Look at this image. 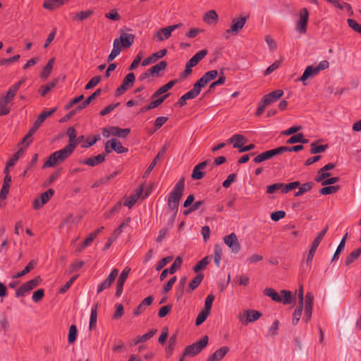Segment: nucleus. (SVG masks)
Returning <instances> with one entry per match:
<instances>
[{"mask_svg": "<svg viewBox=\"0 0 361 361\" xmlns=\"http://www.w3.org/2000/svg\"><path fill=\"white\" fill-rule=\"evenodd\" d=\"M134 40V35L122 30H119V37L114 39V58L119 55L123 49L130 48Z\"/></svg>", "mask_w": 361, "mask_h": 361, "instance_id": "obj_1", "label": "nucleus"}, {"mask_svg": "<svg viewBox=\"0 0 361 361\" xmlns=\"http://www.w3.org/2000/svg\"><path fill=\"white\" fill-rule=\"evenodd\" d=\"M73 145H68L64 148L51 154L44 163V168L53 167L63 161L73 152Z\"/></svg>", "mask_w": 361, "mask_h": 361, "instance_id": "obj_2", "label": "nucleus"}, {"mask_svg": "<svg viewBox=\"0 0 361 361\" xmlns=\"http://www.w3.org/2000/svg\"><path fill=\"white\" fill-rule=\"evenodd\" d=\"M298 298L299 304H305V313L302 321L307 323L312 317L314 297L311 293H307L305 297H304L303 287L300 286L298 291Z\"/></svg>", "mask_w": 361, "mask_h": 361, "instance_id": "obj_3", "label": "nucleus"}, {"mask_svg": "<svg viewBox=\"0 0 361 361\" xmlns=\"http://www.w3.org/2000/svg\"><path fill=\"white\" fill-rule=\"evenodd\" d=\"M185 188L184 178H181L175 185L168 195V205L171 209L178 207L179 201L183 195Z\"/></svg>", "mask_w": 361, "mask_h": 361, "instance_id": "obj_4", "label": "nucleus"}, {"mask_svg": "<svg viewBox=\"0 0 361 361\" xmlns=\"http://www.w3.org/2000/svg\"><path fill=\"white\" fill-rule=\"evenodd\" d=\"M143 190V186L140 185L137 189H135L129 196L123 197L116 204V205H114V209L121 207L122 205L129 209L132 208L140 199H145L146 197H147V193L145 195H142Z\"/></svg>", "mask_w": 361, "mask_h": 361, "instance_id": "obj_5", "label": "nucleus"}, {"mask_svg": "<svg viewBox=\"0 0 361 361\" xmlns=\"http://www.w3.org/2000/svg\"><path fill=\"white\" fill-rule=\"evenodd\" d=\"M309 16V11L306 8H301L296 15L295 29L300 35H304L307 32Z\"/></svg>", "mask_w": 361, "mask_h": 361, "instance_id": "obj_6", "label": "nucleus"}, {"mask_svg": "<svg viewBox=\"0 0 361 361\" xmlns=\"http://www.w3.org/2000/svg\"><path fill=\"white\" fill-rule=\"evenodd\" d=\"M208 343V337L203 336L200 341L196 343L188 345L185 348L183 352V356L192 357L199 353L203 348H204Z\"/></svg>", "mask_w": 361, "mask_h": 361, "instance_id": "obj_7", "label": "nucleus"}, {"mask_svg": "<svg viewBox=\"0 0 361 361\" xmlns=\"http://www.w3.org/2000/svg\"><path fill=\"white\" fill-rule=\"evenodd\" d=\"M181 26L182 23H178L161 28L154 34L153 39L156 42H162L166 40L171 36L172 32L175 30L180 27Z\"/></svg>", "mask_w": 361, "mask_h": 361, "instance_id": "obj_8", "label": "nucleus"}, {"mask_svg": "<svg viewBox=\"0 0 361 361\" xmlns=\"http://www.w3.org/2000/svg\"><path fill=\"white\" fill-rule=\"evenodd\" d=\"M247 21V18L240 16L232 19L230 28L226 30V39H228L231 35H237L238 33L244 27Z\"/></svg>", "mask_w": 361, "mask_h": 361, "instance_id": "obj_9", "label": "nucleus"}, {"mask_svg": "<svg viewBox=\"0 0 361 361\" xmlns=\"http://www.w3.org/2000/svg\"><path fill=\"white\" fill-rule=\"evenodd\" d=\"M261 315V313L257 310H247L243 314L238 315V319L243 325H247L248 323H252L259 319Z\"/></svg>", "mask_w": 361, "mask_h": 361, "instance_id": "obj_10", "label": "nucleus"}, {"mask_svg": "<svg viewBox=\"0 0 361 361\" xmlns=\"http://www.w3.org/2000/svg\"><path fill=\"white\" fill-rule=\"evenodd\" d=\"M224 242L233 253H238L240 251V245L237 235L234 233L226 235L224 238Z\"/></svg>", "mask_w": 361, "mask_h": 361, "instance_id": "obj_11", "label": "nucleus"}, {"mask_svg": "<svg viewBox=\"0 0 361 361\" xmlns=\"http://www.w3.org/2000/svg\"><path fill=\"white\" fill-rule=\"evenodd\" d=\"M40 281L41 279L39 276H37L35 279L27 281L16 290V296L19 297L23 295L25 293L32 290L34 288L38 286Z\"/></svg>", "mask_w": 361, "mask_h": 361, "instance_id": "obj_12", "label": "nucleus"}, {"mask_svg": "<svg viewBox=\"0 0 361 361\" xmlns=\"http://www.w3.org/2000/svg\"><path fill=\"white\" fill-rule=\"evenodd\" d=\"M56 108L51 109L49 111H45L41 113L37 121H35L34 126L29 131V135H32L36 130L38 129V128L41 126V124L44 122V121L49 116H50L52 114H54L56 111Z\"/></svg>", "mask_w": 361, "mask_h": 361, "instance_id": "obj_13", "label": "nucleus"}, {"mask_svg": "<svg viewBox=\"0 0 361 361\" xmlns=\"http://www.w3.org/2000/svg\"><path fill=\"white\" fill-rule=\"evenodd\" d=\"M130 271V269L129 267H126L120 274L116 283V296L119 297L121 295L123 292V284L126 282Z\"/></svg>", "mask_w": 361, "mask_h": 361, "instance_id": "obj_14", "label": "nucleus"}, {"mask_svg": "<svg viewBox=\"0 0 361 361\" xmlns=\"http://www.w3.org/2000/svg\"><path fill=\"white\" fill-rule=\"evenodd\" d=\"M54 193V191L52 189H49L46 192H43L41 195L39 199H36L34 201V203H33L34 209H38L41 207H42V205L46 204L49 200V199L53 196Z\"/></svg>", "mask_w": 361, "mask_h": 361, "instance_id": "obj_15", "label": "nucleus"}, {"mask_svg": "<svg viewBox=\"0 0 361 361\" xmlns=\"http://www.w3.org/2000/svg\"><path fill=\"white\" fill-rule=\"evenodd\" d=\"M135 75L133 73H128L124 78L122 85L116 90V95L124 93L134 82Z\"/></svg>", "mask_w": 361, "mask_h": 361, "instance_id": "obj_16", "label": "nucleus"}, {"mask_svg": "<svg viewBox=\"0 0 361 361\" xmlns=\"http://www.w3.org/2000/svg\"><path fill=\"white\" fill-rule=\"evenodd\" d=\"M281 154L280 148H275L271 150L266 151L262 152L257 156H256L254 159V161L255 163H260L265 160H267L274 156L278 155Z\"/></svg>", "mask_w": 361, "mask_h": 361, "instance_id": "obj_17", "label": "nucleus"}, {"mask_svg": "<svg viewBox=\"0 0 361 361\" xmlns=\"http://www.w3.org/2000/svg\"><path fill=\"white\" fill-rule=\"evenodd\" d=\"M229 348L227 346H222L215 350L207 359V361H221L228 353Z\"/></svg>", "mask_w": 361, "mask_h": 361, "instance_id": "obj_18", "label": "nucleus"}, {"mask_svg": "<svg viewBox=\"0 0 361 361\" xmlns=\"http://www.w3.org/2000/svg\"><path fill=\"white\" fill-rule=\"evenodd\" d=\"M218 75V71L216 70H212L207 72L203 76L199 79L196 82L200 85L202 88L210 81L215 79Z\"/></svg>", "mask_w": 361, "mask_h": 361, "instance_id": "obj_19", "label": "nucleus"}, {"mask_svg": "<svg viewBox=\"0 0 361 361\" xmlns=\"http://www.w3.org/2000/svg\"><path fill=\"white\" fill-rule=\"evenodd\" d=\"M319 74V72L317 71L315 66H308L305 69L302 76L300 78V80L303 83V85H306V80L309 78H313L317 75Z\"/></svg>", "mask_w": 361, "mask_h": 361, "instance_id": "obj_20", "label": "nucleus"}, {"mask_svg": "<svg viewBox=\"0 0 361 361\" xmlns=\"http://www.w3.org/2000/svg\"><path fill=\"white\" fill-rule=\"evenodd\" d=\"M166 49H164L154 53L150 56L146 58L142 61V66H147L150 63L156 62L159 59L164 57L166 55Z\"/></svg>", "mask_w": 361, "mask_h": 361, "instance_id": "obj_21", "label": "nucleus"}, {"mask_svg": "<svg viewBox=\"0 0 361 361\" xmlns=\"http://www.w3.org/2000/svg\"><path fill=\"white\" fill-rule=\"evenodd\" d=\"M283 94V91L281 90H277L275 91L271 92L269 94H266L262 98L264 99V102H265V104H270L272 102L276 101L279 98H281Z\"/></svg>", "mask_w": 361, "mask_h": 361, "instance_id": "obj_22", "label": "nucleus"}, {"mask_svg": "<svg viewBox=\"0 0 361 361\" xmlns=\"http://www.w3.org/2000/svg\"><path fill=\"white\" fill-rule=\"evenodd\" d=\"M245 138L243 135L239 134L233 135L228 140V143H232L234 148H238L239 150L243 148Z\"/></svg>", "mask_w": 361, "mask_h": 361, "instance_id": "obj_23", "label": "nucleus"}, {"mask_svg": "<svg viewBox=\"0 0 361 361\" xmlns=\"http://www.w3.org/2000/svg\"><path fill=\"white\" fill-rule=\"evenodd\" d=\"M207 165V161H202L195 166L192 173V178L195 180H200L204 176L202 170L205 169Z\"/></svg>", "mask_w": 361, "mask_h": 361, "instance_id": "obj_24", "label": "nucleus"}, {"mask_svg": "<svg viewBox=\"0 0 361 361\" xmlns=\"http://www.w3.org/2000/svg\"><path fill=\"white\" fill-rule=\"evenodd\" d=\"M219 19L218 14L214 10H210L204 13L203 21L208 25H215Z\"/></svg>", "mask_w": 361, "mask_h": 361, "instance_id": "obj_25", "label": "nucleus"}, {"mask_svg": "<svg viewBox=\"0 0 361 361\" xmlns=\"http://www.w3.org/2000/svg\"><path fill=\"white\" fill-rule=\"evenodd\" d=\"M154 301V298L152 296H148L145 298L142 302L137 306V307L134 310L135 315H140L142 314L145 308L149 306L152 302Z\"/></svg>", "mask_w": 361, "mask_h": 361, "instance_id": "obj_26", "label": "nucleus"}, {"mask_svg": "<svg viewBox=\"0 0 361 361\" xmlns=\"http://www.w3.org/2000/svg\"><path fill=\"white\" fill-rule=\"evenodd\" d=\"M4 183L0 191V199L4 200L8 193L11 177L8 173H5Z\"/></svg>", "mask_w": 361, "mask_h": 361, "instance_id": "obj_27", "label": "nucleus"}, {"mask_svg": "<svg viewBox=\"0 0 361 361\" xmlns=\"http://www.w3.org/2000/svg\"><path fill=\"white\" fill-rule=\"evenodd\" d=\"M207 54V50H201L197 52L188 62L186 64L189 65L192 68L195 66L204 56Z\"/></svg>", "mask_w": 361, "mask_h": 361, "instance_id": "obj_28", "label": "nucleus"}, {"mask_svg": "<svg viewBox=\"0 0 361 361\" xmlns=\"http://www.w3.org/2000/svg\"><path fill=\"white\" fill-rule=\"evenodd\" d=\"M68 0H45L43 6L46 9L54 10L67 2Z\"/></svg>", "mask_w": 361, "mask_h": 361, "instance_id": "obj_29", "label": "nucleus"}, {"mask_svg": "<svg viewBox=\"0 0 361 361\" xmlns=\"http://www.w3.org/2000/svg\"><path fill=\"white\" fill-rule=\"evenodd\" d=\"M105 159V156L104 154H98L96 157H90L83 161L82 163L85 164L90 166H94L98 165L99 164L104 161Z\"/></svg>", "mask_w": 361, "mask_h": 361, "instance_id": "obj_30", "label": "nucleus"}, {"mask_svg": "<svg viewBox=\"0 0 361 361\" xmlns=\"http://www.w3.org/2000/svg\"><path fill=\"white\" fill-rule=\"evenodd\" d=\"M303 309L305 310V304H298V306L295 308L292 318L293 325H296L299 322Z\"/></svg>", "mask_w": 361, "mask_h": 361, "instance_id": "obj_31", "label": "nucleus"}, {"mask_svg": "<svg viewBox=\"0 0 361 361\" xmlns=\"http://www.w3.org/2000/svg\"><path fill=\"white\" fill-rule=\"evenodd\" d=\"M201 89L202 87L200 86V85L195 82L192 90L186 92L184 95L188 99V100L194 99L199 95L201 92Z\"/></svg>", "mask_w": 361, "mask_h": 361, "instance_id": "obj_32", "label": "nucleus"}, {"mask_svg": "<svg viewBox=\"0 0 361 361\" xmlns=\"http://www.w3.org/2000/svg\"><path fill=\"white\" fill-rule=\"evenodd\" d=\"M264 293L265 295L270 297L274 301L279 302L282 301L281 296L275 290L271 288H266L264 290Z\"/></svg>", "mask_w": 361, "mask_h": 361, "instance_id": "obj_33", "label": "nucleus"}, {"mask_svg": "<svg viewBox=\"0 0 361 361\" xmlns=\"http://www.w3.org/2000/svg\"><path fill=\"white\" fill-rule=\"evenodd\" d=\"M157 332L156 329H152L142 336H138L132 343V345H137L139 343L145 342L150 339Z\"/></svg>", "mask_w": 361, "mask_h": 361, "instance_id": "obj_34", "label": "nucleus"}, {"mask_svg": "<svg viewBox=\"0 0 361 361\" xmlns=\"http://www.w3.org/2000/svg\"><path fill=\"white\" fill-rule=\"evenodd\" d=\"M113 283V271H111L107 279L98 287L97 293L102 292L103 290L108 289L111 287Z\"/></svg>", "mask_w": 361, "mask_h": 361, "instance_id": "obj_35", "label": "nucleus"}, {"mask_svg": "<svg viewBox=\"0 0 361 361\" xmlns=\"http://www.w3.org/2000/svg\"><path fill=\"white\" fill-rule=\"evenodd\" d=\"M93 13L92 10L82 11L75 13L73 16V20L75 21H82L88 18Z\"/></svg>", "mask_w": 361, "mask_h": 361, "instance_id": "obj_36", "label": "nucleus"}, {"mask_svg": "<svg viewBox=\"0 0 361 361\" xmlns=\"http://www.w3.org/2000/svg\"><path fill=\"white\" fill-rule=\"evenodd\" d=\"M361 254V247L351 252L345 259V265L348 266L355 262Z\"/></svg>", "mask_w": 361, "mask_h": 361, "instance_id": "obj_37", "label": "nucleus"}, {"mask_svg": "<svg viewBox=\"0 0 361 361\" xmlns=\"http://www.w3.org/2000/svg\"><path fill=\"white\" fill-rule=\"evenodd\" d=\"M23 149H20L13 156L12 159L7 163V165L4 169V173H9V168L13 166L16 162L18 160L20 157L23 154Z\"/></svg>", "mask_w": 361, "mask_h": 361, "instance_id": "obj_38", "label": "nucleus"}, {"mask_svg": "<svg viewBox=\"0 0 361 361\" xmlns=\"http://www.w3.org/2000/svg\"><path fill=\"white\" fill-rule=\"evenodd\" d=\"M166 67L167 63L161 61L150 68V73H152V75H157L161 71L165 70Z\"/></svg>", "mask_w": 361, "mask_h": 361, "instance_id": "obj_39", "label": "nucleus"}, {"mask_svg": "<svg viewBox=\"0 0 361 361\" xmlns=\"http://www.w3.org/2000/svg\"><path fill=\"white\" fill-rule=\"evenodd\" d=\"M11 102L7 100L5 97H0V116L6 115L10 112L9 109L7 107V105L9 104Z\"/></svg>", "mask_w": 361, "mask_h": 361, "instance_id": "obj_40", "label": "nucleus"}, {"mask_svg": "<svg viewBox=\"0 0 361 361\" xmlns=\"http://www.w3.org/2000/svg\"><path fill=\"white\" fill-rule=\"evenodd\" d=\"M103 229V227L98 228L96 231L90 234V235L85 239V240L83 242L82 245H81V248L80 250L85 248L88 245H90V243L94 240L97 234Z\"/></svg>", "mask_w": 361, "mask_h": 361, "instance_id": "obj_41", "label": "nucleus"}, {"mask_svg": "<svg viewBox=\"0 0 361 361\" xmlns=\"http://www.w3.org/2000/svg\"><path fill=\"white\" fill-rule=\"evenodd\" d=\"M281 296L282 298V301L281 302H282L284 305H289V304L292 303L293 295H292V293L290 291L286 290H282L281 291Z\"/></svg>", "mask_w": 361, "mask_h": 361, "instance_id": "obj_42", "label": "nucleus"}, {"mask_svg": "<svg viewBox=\"0 0 361 361\" xmlns=\"http://www.w3.org/2000/svg\"><path fill=\"white\" fill-rule=\"evenodd\" d=\"M54 60H55L54 58L51 59L49 61L48 63L43 68V70L41 73V75H40L42 78H47L49 76V75L50 74V73L52 70V68H53Z\"/></svg>", "mask_w": 361, "mask_h": 361, "instance_id": "obj_43", "label": "nucleus"}, {"mask_svg": "<svg viewBox=\"0 0 361 361\" xmlns=\"http://www.w3.org/2000/svg\"><path fill=\"white\" fill-rule=\"evenodd\" d=\"M320 241L314 239L312 244V246H311V248L309 251V253H308V256H307V263H310L314 257V253L319 246V245L320 244Z\"/></svg>", "mask_w": 361, "mask_h": 361, "instance_id": "obj_44", "label": "nucleus"}, {"mask_svg": "<svg viewBox=\"0 0 361 361\" xmlns=\"http://www.w3.org/2000/svg\"><path fill=\"white\" fill-rule=\"evenodd\" d=\"M175 82L174 81H169L166 85L161 87L152 96V98H155L158 97L159 95L167 92L174 85Z\"/></svg>", "mask_w": 361, "mask_h": 361, "instance_id": "obj_45", "label": "nucleus"}, {"mask_svg": "<svg viewBox=\"0 0 361 361\" xmlns=\"http://www.w3.org/2000/svg\"><path fill=\"white\" fill-rule=\"evenodd\" d=\"M211 259L210 257H205L202 259H201L194 267L193 270L195 272H198L199 271L204 269L206 266L209 264Z\"/></svg>", "mask_w": 361, "mask_h": 361, "instance_id": "obj_46", "label": "nucleus"}, {"mask_svg": "<svg viewBox=\"0 0 361 361\" xmlns=\"http://www.w3.org/2000/svg\"><path fill=\"white\" fill-rule=\"evenodd\" d=\"M166 152V148L164 147L158 154L156 156V157L154 159V160L152 161V163L149 164V166H148L146 172H145V174L147 175L149 174L152 171V169L154 168V166H156L157 163V161L160 159V157L161 156H163V154L165 153Z\"/></svg>", "mask_w": 361, "mask_h": 361, "instance_id": "obj_47", "label": "nucleus"}, {"mask_svg": "<svg viewBox=\"0 0 361 361\" xmlns=\"http://www.w3.org/2000/svg\"><path fill=\"white\" fill-rule=\"evenodd\" d=\"M102 90L100 89L97 90L93 94H92L81 105L78 106V109H82L85 108L90 102L98 97L101 94Z\"/></svg>", "mask_w": 361, "mask_h": 361, "instance_id": "obj_48", "label": "nucleus"}, {"mask_svg": "<svg viewBox=\"0 0 361 361\" xmlns=\"http://www.w3.org/2000/svg\"><path fill=\"white\" fill-rule=\"evenodd\" d=\"M35 264H36L35 261H34V260L30 261L22 271L18 272L13 277L16 279L22 277L23 276H24L26 274H27L28 272H30V270L34 268Z\"/></svg>", "mask_w": 361, "mask_h": 361, "instance_id": "obj_49", "label": "nucleus"}, {"mask_svg": "<svg viewBox=\"0 0 361 361\" xmlns=\"http://www.w3.org/2000/svg\"><path fill=\"white\" fill-rule=\"evenodd\" d=\"M67 135L69 137V144L68 145H73L74 148L76 147L78 142L75 141L76 138V130L74 128L70 127L67 130Z\"/></svg>", "mask_w": 361, "mask_h": 361, "instance_id": "obj_50", "label": "nucleus"}, {"mask_svg": "<svg viewBox=\"0 0 361 361\" xmlns=\"http://www.w3.org/2000/svg\"><path fill=\"white\" fill-rule=\"evenodd\" d=\"M297 142L306 143L307 140H305L303 137V135L301 133H298L292 137H290L288 140V144H294Z\"/></svg>", "mask_w": 361, "mask_h": 361, "instance_id": "obj_51", "label": "nucleus"}, {"mask_svg": "<svg viewBox=\"0 0 361 361\" xmlns=\"http://www.w3.org/2000/svg\"><path fill=\"white\" fill-rule=\"evenodd\" d=\"M97 307L98 303H97L91 310V315L90 319V329H92L96 324L97 322Z\"/></svg>", "mask_w": 361, "mask_h": 361, "instance_id": "obj_52", "label": "nucleus"}, {"mask_svg": "<svg viewBox=\"0 0 361 361\" xmlns=\"http://www.w3.org/2000/svg\"><path fill=\"white\" fill-rule=\"evenodd\" d=\"M338 188V186L328 185L321 188L319 192L323 195H330L337 192Z\"/></svg>", "mask_w": 361, "mask_h": 361, "instance_id": "obj_53", "label": "nucleus"}, {"mask_svg": "<svg viewBox=\"0 0 361 361\" xmlns=\"http://www.w3.org/2000/svg\"><path fill=\"white\" fill-rule=\"evenodd\" d=\"M209 314V312H207L204 310H202L197 317L195 324L197 326L202 324L207 319Z\"/></svg>", "mask_w": 361, "mask_h": 361, "instance_id": "obj_54", "label": "nucleus"}, {"mask_svg": "<svg viewBox=\"0 0 361 361\" xmlns=\"http://www.w3.org/2000/svg\"><path fill=\"white\" fill-rule=\"evenodd\" d=\"M203 276L202 274H197L189 284V291L195 289L202 282Z\"/></svg>", "mask_w": 361, "mask_h": 361, "instance_id": "obj_55", "label": "nucleus"}, {"mask_svg": "<svg viewBox=\"0 0 361 361\" xmlns=\"http://www.w3.org/2000/svg\"><path fill=\"white\" fill-rule=\"evenodd\" d=\"M166 97H167V94L165 96H163L156 100L152 101L148 106H145L143 109V111H149L150 109L156 108L157 106H158L159 104H161L164 101V99H166Z\"/></svg>", "mask_w": 361, "mask_h": 361, "instance_id": "obj_56", "label": "nucleus"}, {"mask_svg": "<svg viewBox=\"0 0 361 361\" xmlns=\"http://www.w3.org/2000/svg\"><path fill=\"white\" fill-rule=\"evenodd\" d=\"M130 132V128L121 129L119 128L114 127V136H117L121 138L126 137Z\"/></svg>", "mask_w": 361, "mask_h": 361, "instance_id": "obj_57", "label": "nucleus"}, {"mask_svg": "<svg viewBox=\"0 0 361 361\" xmlns=\"http://www.w3.org/2000/svg\"><path fill=\"white\" fill-rule=\"evenodd\" d=\"M264 39L269 51L271 52L274 51L277 48V44L276 41L269 35L265 36Z\"/></svg>", "mask_w": 361, "mask_h": 361, "instance_id": "obj_58", "label": "nucleus"}, {"mask_svg": "<svg viewBox=\"0 0 361 361\" xmlns=\"http://www.w3.org/2000/svg\"><path fill=\"white\" fill-rule=\"evenodd\" d=\"M312 188V183H305L300 186H299L298 191L295 192V196H301L305 192H308Z\"/></svg>", "mask_w": 361, "mask_h": 361, "instance_id": "obj_59", "label": "nucleus"}, {"mask_svg": "<svg viewBox=\"0 0 361 361\" xmlns=\"http://www.w3.org/2000/svg\"><path fill=\"white\" fill-rule=\"evenodd\" d=\"M300 185V183L298 181L292 182L288 184H283V186H281V192L283 193H288L289 191L296 188Z\"/></svg>", "mask_w": 361, "mask_h": 361, "instance_id": "obj_60", "label": "nucleus"}, {"mask_svg": "<svg viewBox=\"0 0 361 361\" xmlns=\"http://www.w3.org/2000/svg\"><path fill=\"white\" fill-rule=\"evenodd\" d=\"M77 336V329L75 325H71L69 328L68 340L70 343L75 342Z\"/></svg>", "mask_w": 361, "mask_h": 361, "instance_id": "obj_61", "label": "nucleus"}, {"mask_svg": "<svg viewBox=\"0 0 361 361\" xmlns=\"http://www.w3.org/2000/svg\"><path fill=\"white\" fill-rule=\"evenodd\" d=\"M327 146L326 145H318L315 142H312L311 144V149L310 152L312 154H317L323 152L326 150Z\"/></svg>", "mask_w": 361, "mask_h": 361, "instance_id": "obj_62", "label": "nucleus"}, {"mask_svg": "<svg viewBox=\"0 0 361 361\" xmlns=\"http://www.w3.org/2000/svg\"><path fill=\"white\" fill-rule=\"evenodd\" d=\"M221 248L219 245L214 247V263L217 267H219L221 260Z\"/></svg>", "mask_w": 361, "mask_h": 361, "instance_id": "obj_63", "label": "nucleus"}, {"mask_svg": "<svg viewBox=\"0 0 361 361\" xmlns=\"http://www.w3.org/2000/svg\"><path fill=\"white\" fill-rule=\"evenodd\" d=\"M348 26L352 28L354 31L361 34V25L357 23L355 20L348 18L347 20Z\"/></svg>", "mask_w": 361, "mask_h": 361, "instance_id": "obj_64", "label": "nucleus"}]
</instances>
